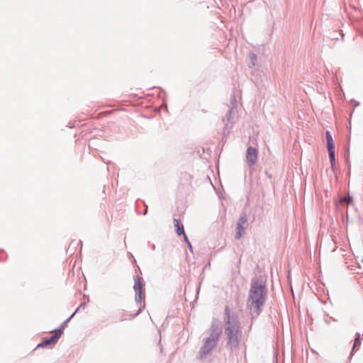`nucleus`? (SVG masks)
<instances>
[{
  "mask_svg": "<svg viewBox=\"0 0 363 363\" xmlns=\"http://www.w3.org/2000/svg\"><path fill=\"white\" fill-rule=\"evenodd\" d=\"M217 338L214 337H208L206 340L201 352L203 354L208 353L216 345Z\"/></svg>",
  "mask_w": 363,
  "mask_h": 363,
  "instance_id": "obj_6",
  "label": "nucleus"
},
{
  "mask_svg": "<svg viewBox=\"0 0 363 363\" xmlns=\"http://www.w3.org/2000/svg\"><path fill=\"white\" fill-rule=\"evenodd\" d=\"M329 153V158L333 168L335 166V148L328 149Z\"/></svg>",
  "mask_w": 363,
  "mask_h": 363,
  "instance_id": "obj_8",
  "label": "nucleus"
},
{
  "mask_svg": "<svg viewBox=\"0 0 363 363\" xmlns=\"http://www.w3.org/2000/svg\"><path fill=\"white\" fill-rule=\"evenodd\" d=\"M184 235V240H185V242H186V244H187V243H189V240H188V238H187V237H186V234L184 233V235Z\"/></svg>",
  "mask_w": 363,
  "mask_h": 363,
  "instance_id": "obj_14",
  "label": "nucleus"
},
{
  "mask_svg": "<svg viewBox=\"0 0 363 363\" xmlns=\"http://www.w3.org/2000/svg\"><path fill=\"white\" fill-rule=\"evenodd\" d=\"M360 343H361V342H360L359 335H357V337L354 340L353 349L359 347L360 345Z\"/></svg>",
  "mask_w": 363,
  "mask_h": 363,
  "instance_id": "obj_13",
  "label": "nucleus"
},
{
  "mask_svg": "<svg viewBox=\"0 0 363 363\" xmlns=\"http://www.w3.org/2000/svg\"><path fill=\"white\" fill-rule=\"evenodd\" d=\"M134 291L135 292V301L141 302L145 298L143 293L142 279L139 276L134 277Z\"/></svg>",
  "mask_w": 363,
  "mask_h": 363,
  "instance_id": "obj_4",
  "label": "nucleus"
},
{
  "mask_svg": "<svg viewBox=\"0 0 363 363\" xmlns=\"http://www.w3.org/2000/svg\"><path fill=\"white\" fill-rule=\"evenodd\" d=\"M339 203L341 204L344 203H347V205H350V204H352L353 199H352V197L348 196L347 197L345 196V197L341 198L339 200Z\"/></svg>",
  "mask_w": 363,
  "mask_h": 363,
  "instance_id": "obj_11",
  "label": "nucleus"
},
{
  "mask_svg": "<svg viewBox=\"0 0 363 363\" xmlns=\"http://www.w3.org/2000/svg\"><path fill=\"white\" fill-rule=\"evenodd\" d=\"M245 232V226L237 225L235 237L237 239H240Z\"/></svg>",
  "mask_w": 363,
  "mask_h": 363,
  "instance_id": "obj_10",
  "label": "nucleus"
},
{
  "mask_svg": "<svg viewBox=\"0 0 363 363\" xmlns=\"http://www.w3.org/2000/svg\"><path fill=\"white\" fill-rule=\"evenodd\" d=\"M173 221H174V227L176 228L177 235H184L185 233H184V226L182 225H180L179 220L176 218H174Z\"/></svg>",
  "mask_w": 363,
  "mask_h": 363,
  "instance_id": "obj_7",
  "label": "nucleus"
},
{
  "mask_svg": "<svg viewBox=\"0 0 363 363\" xmlns=\"http://www.w3.org/2000/svg\"><path fill=\"white\" fill-rule=\"evenodd\" d=\"M187 245H188L189 248L191 250H192V246H191V245L190 242H189V243H187Z\"/></svg>",
  "mask_w": 363,
  "mask_h": 363,
  "instance_id": "obj_15",
  "label": "nucleus"
},
{
  "mask_svg": "<svg viewBox=\"0 0 363 363\" xmlns=\"http://www.w3.org/2000/svg\"><path fill=\"white\" fill-rule=\"evenodd\" d=\"M247 223V218L245 216H242L239 218V220L237 223L238 225H243L245 226Z\"/></svg>",
  "mask_w": 363,
  "mask_h": 363,
  "instance_id": "obj_12",
  "label": "nucleus"
},
{
  "mask_svg": "<svg viewBox=\"0 0 363 363\" xmlns=\"http://www.w3.org/2000/svg\"><path fill=\"white\" fill-rule=\"evenodd\" d=\"M63 333L62 329H57L52 332V336L49 338H44L43 340L39 343L37 347H45L54 346Z\"/></svg>",
  "mask_w": 363,
  "mask_h": 363,
  "instance_id": "obj_2",
  "label": "nucleus"
},
{
  "mask_svg": "<svg viewBox=\"0 0 363 363\" xmlns=\"http://www.w3.org/2000/svg\"><path fill=\"white\" fill-rule=\"evenodd\" d=\"M326 140L328 149L335 148L333 138L328 131L326 133Z\"/></svg>",
  "mask_w": 363,
  "mask_h": 363,
  "instance_id": "obj_9",
  "label": "nucleus"
},
{
  "mask_svg": "<svg viewBox=\"0 0 363 363\" xmlns=\"http://www.w3.org/2000/svg\"><path fill=\"white\" fill-rule=\"evenodd\" d=\"M267 296V289L262 281L253 280L249 292L248 304L258 313L263 306Z\"/></svg>",
  "mask_w": 363,
  "mask_h": 363,
  "instance_id": "obj_1",
  "label": "nucleus"
},
{
  "mask_svg": "<svg viewBox=\"0 0 363 363\" xmlns=\"http://www.w3.org/2000/svg\"><path fill=\"white\" fill-rule=\"evenodd\" d=\"M225 333L228 337V343L232 347H237L238 345V335L240 334V329L237 325H233L226 328Z\"/></svg>",
  "mask_w": 363,
  "mask_h": 363,
  "instance_id": "obj_3",
  "label": "nucleus"
},
{
  "mask_svg": "<svg viewBox=\"0 0 363 363\" xmlns=\"http://www.w3.org/2000/svg\"><path fill=\"white\" fill-rule=\"evenodd\" d=\"M258 151L256 148L249 147L247 150L246 160L249 166H253L257 161Z\"/></svg>",
  "mask_w": 363,
  "mask_h": 363,
  "instance_id": "obj_5",
  "label": "nucleus"
}]
</instances>
